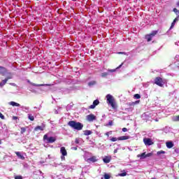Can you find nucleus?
<instances>
[{
  "mask_svg": "<svg viewBox=\"0 0 179 179\" xmlns=\"http://www.w3.org/2000/svg\"><path fill=\"white\" fill-rule=\"evenodd\" d=\"M68 125L76 131H82L83 129V124L74 120L69 121Z\"/></svg>",
  "mask_w": 179,
  "mask_h": 179,
  "instance_id": "1",
  "label": "nucleus"
},
{
  "mask_svg": "<svg viewBox=\"0 0 179 179\" xmlns=\"http://www.w3.org/2000/svg\"><path fill=\"white\" fill-rule=\"evenodd\" d=\"M106 99L108 104H110L112 108H113V110H115V108H117V103H115V99H114V96H113V95L110 94H107Z\"/></svg>",
  "mask_w": 179,
  "mask_h": 179,
  "instance_id": "2",
  "label": "nucleus"
},
{
  "mask_svg": "<svg viewBox=\"0 0 179 179\" xmlns=\"http://www.w3.org/2000/svg\"><path fill=\"white\" fill-rule=\"evenodd\" d=\"M154 83L157 85V86H159V87H164V85L167 83V80L161 77H156L154 80Z\"/></svg>",
  "mask_w": 179,
  "mask_h": 179,
  "instance_id": "3",
  "label": "nucleus"
},
{
  "mask_svg": "<svg viewBox=\"0 0 179 179\" xmlns=\"http://www.w3.org/2000/svg\"><path fill=\"white\" fill-rule=\"evenodd\" d=\"M157 33H159V31H152V33H150V34L145 35V40H147L148 43L152 41V40H153V37H155V36H156Z\"/></svg>",
  "mask_w": 179,
  "mask_h": 179,
  "instance_id": "4",
  "label": "nucleus"
},
{
  "mask_svg": "<svg viewBox=\"0 0 179 179\" xmlns=\"http://www.w3.org/2000/svg\"><path fill=\"white\" fill-rule=\"evenodd\" d=\"M43 141H47V143H54L57 141V138L52 136L48 137L47 134H45L43 136Z\"/></svg>",
  "mask_w": 179,
  "mask_h": 179,
  "instance_id": "5",
  "label": "nucleus"
},
{
  "mask_svg": "<svg viewBox=\"0 0 179 179\" xmlns=\"http://www.w3.org/2000/svg\"><path fill=\"white\" fill-rule=\"evenodd\" d=\"M96 117L94 114H90L87 115V121L89 122H93V121H96Z\"/></svg>",
  "mask_w": 179,
  "mask_h": 179,
  "instance_id": "6",
  "label": "nucleus"
},
{
  "mask_svg": "<svg viewBox=\"0 0 179 179\" xmlns=\"http://www.w3.org/2000/svg\"><path fill=\"white\" fill-rule=\"evenodd\" d=\"M28 83H29L31 86H35L36 87H40L41 86H51L50 84H36L34 83L30 82V80H28Z\"/></svg>",
  "mask_w": 179,
  "mask_h": 179,
  "instance_id": "7",
  "label": "nucleus"
},
{
  "mask_svg": "<svg viewBox=\"0 0 179 179\" xmlns=\"http://www.w3.org/2000/svg\"><path fill=\"white\" fill-rule=\"evenodd\" d=\"M99 104H100V101L96 99L93 101V103L89 106V108L93 110L94 108H96V106H99Z\"/></svg>",
  "mask_w": 179,
  "mask_h": 179,
  "instance_id": "8",
  "label": "nucleus"
},
{
  "mask_svg": "<svg viewBox=\"0 0 179 179\" xmlns=\"http://www.w3.org/2000/svg\"><path fill=\"white\" fill-rule=\"evenodd\" d=\"M45 129V124L42 123L41 126H37L34 128V131H44Z\"/></svg>",
  "mask_w": 179,
  "mask_h": 179,
  "instance_id": "9",
  "label": "nucleus"
},
{
  "mask_svg": "<svg viewBox=\"0 0 179 179\" xmlns=\"http://www.w3.org/2000/svg\"><path fill=\"white\" fill-rule=\"evenodd\" d=\"M143 142L145 143V145H147L148 146H150L152 145H153V141H152V139L150 138H143Z\"/></svg>",
  "mask_w": 179,
  "mask_h": 179,
  "instance_id": "10",
  "label": "nucleus"
},
{
  "mask_svg": "<svg viewBox=\"0 0 179 179\" xmlns=\"http://www.w3.org/2000/svg\"><path fill=\"white\" fill-rule=\"evenodd\" d=\"M87 163H96L97 162V157L92 156L87 159Z\"/></svg>",
  "mask_w": 179,
  "mask_h": 179,
  "instance_id": "11",
  "label": "nucleus"
},
{
  "mask_svg": "<svg viewBox=\"0 0 179 179\" xmlns=\"http://www.w3.org/2000/svg\"><path fill=\"white\" fill-rule=\"evenodd\" d=\"M9 79H12V78H11V77H7V78H5L4 80H3L1 81V83H0V86H1V87H3V86H5V85H6V83L8 82V80Z\"/></svg>",
  "mask_w": 179,
  "mask_h": 179,
  "instance_id": "12",
  "label": "nucleus"
},
{
  "mask_svg": "<svg viewBox=\"0 0 179 179\" xmlns=\"http://www.w3.org/2000/svg\"><path fill=\"white\" fill-rule=\"evenodd\" d=\"M103 163H106V164H108V163H110V162H111V157L110 156H106L103 159Z\"/></svg>",
  "mask_w": 179,
  "mask_h": 179,
  "instance_id": "13",
  "label": "nucleus"
},
{
  "mask_svg": "<svg viewBox=\"0 0 179 179\" xmlns=\"http://www.w3.org/2000/svg\"><path fill=\"white\" fill-rule=\"evenodd\" d=\"M60 153H62V156H66L68 155L66 149H65V147H62L60 148Z\"/></svg>",
  "mask_w": 179,
  "mask_h": 179,
  "instance_id": "14",
  "label": "nucleus"
},
{
  "mask_svg": "<svg viewBox=\"0 0 179 179\" xmlns=\"http://www.w3.org/2000/svg\"><path fill=\"white\" fill-rule=\"evenodd\" d=\"M131 136H122L120 137H118V141H127V139H129Z\"/></svg>",
  "mask_w": 179,
  "mask_h": 179,
  "instance_id": "15",
  "label": "nucleus"
},
{
  "mask_svg": "<svg viewBox=\"0 0 179 179\" xmlns=\"http://www.w3.org/2000/svg\"><path fill=\"white\" fill-rule=\"evenodd\" d=\"M10 106H13V107H20V103H17L15 101H10L8 103Z\"/></svg>",
  "mask_w": 179,
  "mask_h": 179,
  "instance_id": "16",
  "label": "nucleus"
},
{
  "mask_svg": "<svg viewBox=\"0 0 179 179\" xmlns=\"http://www.w3.org/2000/svg\"><path fill=\"white\" fill-rule=\"evenodd\" d=\"M166 148H168V149H171V148H173V146H174V143H173V142H171V141L166 142Z\"/></svg>",
  "mask_w": 179,
  "mask_h": 179,
  "instance_id": "17",
  "label": "nucleus"
},
{
  "mask_svg": "<svg viewBox=\"0 0 179 179\" xmlns=\"http://www.w3.org/2000/svg\"><path fill=\"white\" fill-rule=\"evenodd\" d=\"M137 157H140L141 159H146V152H143L137 155Z\"/></svg>",
  "mask_w": 179,
  "mask_h": 179,
  "instance_id": "18",
  "label": "nucleus"
},
{
  "mask_svg": "<svg viewBox=\"0 0 179 179\" xmlns=\"http://www.w3.org/2000/svg\"><path fill=\"white\" fill-rule=\"evenodd\" d=\"M15 155L19 157V159H21V160H24V156L22 155L20 152H15Z\"/></svg>",
  "mask_w": 179,
  "mask_h": 179,
  "instance_id": "19",
  "label": "nucleus"
},
{
  "mask_svg": "<svg viewBox=\"0 0 179 179\" xmlns=\"http://www.w3.org/2000/svg\"><path fill=\"white\" fill-rule=\"evenodd\" d=\"M178 22V19L176 17L173 20V22L171 23L170 29H173L174 27V26H176V22Z\"/></svg>",
  "mask_w": 179,
  "mask_h": 179,
  "instance_id": "20",
  "label": "nucleus"
},
{
  "mask_svg": "<svg viewBox=\"0 0 179 179\" xmlns=\"http://www.w3.org/2000/svg\"><path fill=\"white\" fill-rule=\"evenodd\" d=\"M97 82L96 80H92L88 83V86L90 87H92V86H94L95 85H96Z\"/></svg>",
  "mask_w": 179,
  "mask_h": 179,
  "instance_id": "21",
  "label": "nucleus"
},
{
  "mask_svg": "<svg viewBox=\"0 0 179 179\" xmlns=\"http://www.w3.org/2000/svg\"><path fill=\"white\" fill-rule=\"evenodd\" d=\"M92 134H93V132H92V131H90V130L84 131V135L85 136H89V135H92Z\"/></svg>",
  "mask_w": 179,
  "mask_h": 179,
  "instance_id": "22",
  "label": "nucleus"
},
{
  "mask_svg": "<svg viewBox=\"0 0 179 179\" xmlns=\"http://www.w3.org/2000/svg\"><path fill=\"white\" fill-rule=\"evenodd\" d=\"M28 119H29L30 121H34V116H33L31 114H29V115H28Z\"/></svg>",
  "mask_w": 179,
  "mask_h": 179,
  "instance_id": "23",
  "label": "nucleus"
},
{
  "mask_svg": "<svg viewBox=\"0 0 179 179\" xmlns=\"http://www.w3.org/2000/svg\"><path fill=\"white\" fill-rule=\"evenodd\" d=\"M103 178H104L105 179H109V178H111V176L108 175V173H105V174L103 175Z\"/></svg>",
  "mask_w": 179,
  "mask_h": 179,
  "instance_id": "24",
  "label": "nucleus"
},
{
  "mask_svg": "<svg viewBox=\"0 0 179 179\" xmlns=\"http://www.w3.org/2000/svg\"><path fill=\"white\" fill-rule=\"evenodd\" d=\"M166 153L165 151L160 150L157 152V156H159V155H164Z\"/></svg>",
  "mask_w": 179,
  "mask_h": 179,
  "instance_id": "25",
  "label": "nucleus"
},
{
  "mask_svg": "<svg viewBox=\"0 0 179 179\" xmlns=\"http://www.w3.org/2000/svg\"><path fill=\"white\" fill-rule=\"evenodd\" d=\"M117 141H118V138H117V137H112L110 138L111 142H117Z\"/></svg>",
  "mask_w": 179,
  "mask_h": 179,
  "instance_id": "26",
  "label": "nucleus"
},
{
  "mask_svg": "<svg viewBox=\"0 0 179 179\" xmlns=\"http://www.w3.org/2000/svg\"><path fill=\"white\" fill-rule=\"evenodd\" d=\"M24 132H26V127H21L20 134H23Z\"/></svg>",
  "mask_w": 179,
  "mask_h": 179,
  "instance_id": "27",
  "label": "nucleus"
},
{
  "mask_svg": "<svg viewBox=\"0 0 179 179\" xmlns=\"http://www.w3.org/2000/svg\"><path fill=\"white\" fill-rule=\"evenodd\" d=\"M108 76V73H101V77L102 78H106V77H107Z\"/></svg>",
  "mask_w": 179,
  "mask_h": 179,
  "instance_id": "28",
  "label": "nucleus"
},
{
  "mask_svg": "<svg viewBox=\"0 0 179 179\" xmlns=\"http://www.w3.org/2000/svg\"><path fill=\"white\" fill-rule=\"evenodd\" d=\"M120 177H125L127 176V172H123L122 173H119Z\"/></svg>",
  "mask_w": 179,
  "mask_h": 179,
  "instance_id": "29",
  "label": "nucleus"
},
{
  "mask_svg": "<svg viewBox=\"0 0 179 179\" xmlns=\"http://www.w3.org/2000/svg\"><path fill=\"white\" fill-rule=\"evenodd\" d=\"M127 105H129L130 107H134L135 106L134 102H129L127 103Z\"/></svg>",
  "mask_w": 179,
  "mask_h": 179,
  "instance_id": "30",
  "label": "nucleus"
},
{
  "mask_svg": "<svg viewBox=\"0 0 179 179\" xmlns=\"http://www.w3.org/2000/svg\"><path fill=\"white\" fill-rule=\"evenodd\" d=\"M145 156L146 157H150L151 156H153V153L150 152V153L145 154Z\"/></svg>",
  "mask_w": 179,
  "mask_h": 179,
  "instance_id": "31",
  "label": "nucleus"
},
{
  "mask_svg": "<svg viewBox=\"0 0 179 179\" xmlns=\"http://www.w3.org/2000/svg\"><path fill=\"white\" fill-rule=\"evenodd\" d=\"M134 98L141 99V95L139 94H134Z\"/></svg>",
  "mask_w": 179,
  "mask_h": 179,
  "instance_id": "32",
  "label": "nucleus"
},
{
  "mask_svg": "<svg viewBox=\"0 0 179 179\" xmlns=\"http://www.w3.org/2000/svg\"><path fill=\"white\" fill-rule=\"evenodd\" d=\"M0 118L1 120H5V116L2 114V113L0 112Z\"/></svg>",
  "mask_w": 179,
  "mask_h": 179,
  "instance_id": "33",
  "label": "nucleus"
},
{
  "mask_svg": "<svg viewBox=\"0 0 179 179\" xmlns=\"http://www.w3.org/2000/svg\"><path fill=\"white\" fill-rule=\"evenodd\" d=\"M117 54L123 55H127V52H117Z\"/></svg>",
  "mask_w": 179,
  "mask_h": 179,
  "instance_id": "34",
  "label": "nucleus"
},
{
  "mask_svg": "<svg viewBox=\"0 0 179 179\" xmlns=\"http://www.w3.org/2000/svg\"><path fill=\"white\" fill-rule=\"evenodd\" d=\"M122 132H127L128 131V129H127V127H124L122 129Z\"/></svg>",
  "mask_w": 179,
  "mask_h": 179,
  "instance_id": "35",
  "label": "nucleus"
},
{
  "mask_svg": "<svg viewBox=\"0 0 179 179\" xmlns=\"http://www.w3.org/2000/svg\"><path fill=\"white\" fill-rule=\"evenodd\" d=\"M15 179H23V177L20 176H17L15 177Z\"/></svg>",
  "mask_w": 179,
  "mask_h": 179,
  "instance_id": "36",
  "label": "nucleus"
},
{
  "mask_svg": "<svg viewBox=\"0 0 179 179\" xmlns=\"http://www.w3.org/2000/svg\"><path fill=\"white\" fill-rule=\"evenodd\" d=\"M134 103V106H136V104H139V103H141V100L136 101Z\"/></svg>",
  "mask_w": 179,
  "mask_h": 179,
  "instance_id": "37",
  "label": "nucleus"
},
{
  "mask_svg": "<svg viewBox=\"0 0 179 179\" xmlns=\"http://www.w3.org/2000/svg\"><path fill=\"white\" fill-rule=\"evenodd\" d=\"M75 143H76L77 145H79L80 142H79V139L78 138H76Z\"/></svg>",
  "mask_w": 179,
  "mask_h": 179,
  "instance_id": "38",
  "label": "nucleus"
},
{
  "mask_svg": "<svg viewBox=\"0 0 179 179\" xmlns=\"http://www.w3.org/2000/svg\"><path fill=\"white\" fill-rule=\"evenodd\" d=\"M108 125L110 127L113 126V120L109 121Z\"/></svg>",
  "mask_w": 179,
  "mask_h": 179,
  "instance_id": "39",
  "label": "nucleus"
},
{
  "mask_svg": "<svg viewBox=\"0 0 179 179\" xmlns=\"http://www.w3.org/2000/svg\"><path fill=\"white\" fill-rule=\"evenodd\" d=\"M173 12H175V13H179V10H177V8H173Z\"/></svg>",
  "mask_w": 179,
  "mask_h": 179,
  "instance_id": "40",
  "label": "nucleus"
},
{
  "mask_svg": "<svg viewBox=\"0 0 179 179\" xmlns=\"http://www.w3.org/2000/svg\"><path fill=\"white\" fill-rule=\"evenodd\" d=\"M110 134H111V131H110V132H106V133L105 134V135H106V136H110Z\"/></svg>",
  "mask_w": 179,
  "mask_h": 179,
  "instance_id": "41",
  "label": "nucleus"
},
{
  "mask_svg": "<svg viewBox=\"0 0 179 179\" xmlns=\"http://www.w3.org/2000/svg\"><path fill=\"white\" fill-rule=\"evenodd\" d=\"M175 121H179V115L176 117Z\"/></svg>",
  "mask_w": 179,
  "mask_h": 179,
  "instance_id": "42",
  "label": "nucleus"
},
{
  "mask_svg": "<svg viewBox=\"0 0 179 179\" xmlns=\"http://www.w3.org/2000/svg\"><path fill=\"white\" fill-rule=\"evenodd\" d=\"M122 65H124V64L123 63H122L117 68V69H120V68H121V66H122Z\"/></svg>",
  "mask_w": 179,
  "mask_h": 179,
  "instance_id": "43",
  "label": "nucleus"
},
{
  "mask_svg": "<svg viewBox=\"0 0 179 179\" xmlns=\"http://www.w3.org/2000/svg\"><path fill=\"white\" fill-rule=\"evenodd\" d=\"M118 152L117 149L114 150L113 153H117Z\"/></svg>",
  "mask_w": 179,
  "mask_h": 179,
  "instance_id": "44",
  "label": "nucleus"
},
{
  "mask_svg": "<svg viewBox=\"0 0 179 179\" xmlns=\"http://www.w3.org/2000/svg\"><path fill=\"white\" fill-rule=\"evenodd\" d=\"M175 152H176V153H178L179 150H178V149H176V150H175Z\"/></svg>",
  "mask_w": 179,
  "mask_h": 179,
  "instance_id": "45",
  "label": "nucleus"
},
{
  "mask_svg": "<svg viewBox=\"0 0 179 179\" xmlns=\"http://www.w3.org/2000/svg\"><path fill=\"white\" fill-rule=\"evenodd\" d=\"M73 150H78V148L74 147V148H73Z\"/></svg>",
  "mask_w": 179,
  "mask_h": 179,
  "instance_id": "46",
  "label": "nucleus"
},
{
  "mask_svg": "<svg viewBox=\"0 0 179 179\" xmlns=\"http://www.w3.org/2000/svg\"><path fill=\"white\" fill-rule=\"evenodd\" d=\"M110 72H115V70H110Z\"/></svg>",
  "mask_w": 179,
  "mask_h": 179,
  "instance_id": "47",
  "label": "nucleus"
},
{
  "mask_svg": "<svg viewBox=\"0 0 179 179\" xmlns=\"http://www.w3.org/2000/svg\"><path fill=\"white\" fill-rule=\"evenodd\" d=\"M1 143H2V140H0V145H1Z\"/></svg>",
  "mask_w": 179,
  "mask_h": 179,
  "instance_id": "48",
  "label": "nucleus"
},
{
  "mask_svg": "<svg viewBox=\"0 0 179 179\" xmlns=\"http://www.w3.org/2000/svg\"><path fill=\"white\" fill-rule=\"evenodd\" d=\"M152 179H156V178H152Z\"/></svg>",
  "mask_w": 179,
  "mask_h": 179,
  "instance_id": "49",
  "label": "nucleus"
}]
</instances>
